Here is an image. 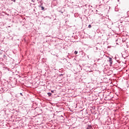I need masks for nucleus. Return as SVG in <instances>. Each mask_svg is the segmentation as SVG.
<instances>
[{"mask_svg": "<svg viewBox=\"0 0 129 129\" xmlns=\"http://www.w3.org/2000/svg\"><path fill=\"white\" fill-rule=\"evenodd\" d=\"M1 92H5V91H8V88L6 87H0Z\"/></svg>", "mask_w": 129, "mask_h": 129, "instance_id": "f257e3e1", "label": "nucleus"}, {"mask_svg": "<svg viewBox=\"0 0 129 129\" xmlns=\"http://www.w3.org/2000/svg\"><path fill=\"white\" fill-rule=\"evenodd\" d=\"M59 119L61 120V122H64L65 121V118H64V116L62 115L59 116Z\"/></svg>", "mask_w": 129, "mask_h": 129, "instance_id": "f03ea898", "label": "nucleus"}, {"mask_svg": "<svg viewBox=\"0 0 129 129\" xmlns=\"http://www.w3.org/2000/svg\"><path fill=\"white\" fill-rule=\"evenodd\" d=\"M109 58V62L110 63V65H112V57H108Z\"/></svg>", "mask_w": 129, "mask_h": 129, "instance_id": "7ed1b4c3", "label": "nucleus"}, {"mask_svg": "<svg viewBox=\"0 0 129 129\" xmlns=\"http://www.w3.org/2000/svg\"><path fill=\"white\" fill-rule=\"evenodd\" d=\"M47 95H48V96H51L52 95V93L48 92L47 93Z\"/></svg>", "mask_w": 129, "mask_h": 129, "instance_id": "20e7f679", "label": "nucleus"}, {"mask_svg": "<svg viewBox=\"0 0 129 129\" xmlns=\"http://www.w3.org/2000/svg\"><path fill=\"white\" fill-rule=\"evenodd\" d=\"M3 58H4V59H7V55H6V54H4Z\"/></svg>", "mask_w": 129, "mask_h": 129, "instance_id": "39448f33", "label": "nucleus"}, {"mask_svg": "<svg viewBox=\"0 0 129 129\" xmlns=\"http://www.w3.org/2000/svg\"><path fill=\"white\" fill-rule=\"evenodd\" d=\"M55 90H51V93H55Z\"/></svg>", "mask_w": 129, "mask_h": 129, "instance_id": "423d86ee", "label": "nucleus"}, {"mask_svg": "<svg viewBox=\"0 0 129 129\" xmlns=\"http://www.w3.org/2000/svg\"><path fill=\"white\" fill-rule=\"evenodd\" d=\"M91 27H92V26H91V25H89V26H88V28H89V29H91Z\"/></svg>", "mask_w": 129, "mask_h": 129, "instance_id": "0eeeda50", "label": "nucleus"}, {"mask_svg": "<svg viewBox=\"0 0 129 129\" xmlns=\"http://www.w3.org/2000/svg\"><path fill=\"white\" fill-rule=\"evenodd\" d=\"M75 54H76V55H77V54H78V51H75Z\"/></svg>", "mask_w": 129, "mask_h": 129, "instance_id": "6e6552de", "label": "nucleus"}, {"mask_svg": "<svg viewBox=\"0 0 129 129\" xmlns=\"http://www.w3.org/2000/svg\"><path fill=\"white\" fill-rule=\"evenodd\" d=\"M44 7H41V10L42 11L44 10Z\"/></svg>", "mask_w": 129, "mask_h": 129, "instance_id": "1a4fd4ad", "label": "nucleus"}, {"mask_svg": "<svg viewBox=\"0 0 129 129\" xmlns=\"http://www.w3.org/2000/svg\"><path fill=\"white\" fill-rule=\"evenodd\" d=\"M59 76L60 77H61V76H63V74H59Z\"/></svg>", "mask_w": 129, "mask_h": 129, "instance_id": "9d476101", "label": "nucleus"}, {"mask_svg": "<svg viewBox=\"0 0 129 129\" xmlns=\"http://www.w3.org/2000/svg\"><path fill=\"white\" fill-rule=\"evenodd\" d=\"M11 2H14V3H16V0H11Z\"/></svg>", "mask_w": 129, "mask_h": 129, "instance_id": "9b49d317", "label": "nucleus"}, {"mask_svg": "<svg viewBox=\"0 0 129 129\" xmlns=\"http://www.w3.org/2000/svg\"><path fill=\"white\" fill-rule=\"evenodd\" d=\"M59 12L61 14H63V12H62L61 11H59Z\"/></svg>", "mask_w": 129, "mask_h": 129, "instance_id": "f8f14e48", "label": "nucleus"}, {"mask_svg": "<svg viewBox=\"0 0 129 129\" xmlns=\"http://www.w3.org/2000/svg\"><path fill=\"white\" fill-rule=\"evenodd\" d=\"M20 95H21V96H23V93H20Z\"/></svg>", "mask_w": 129, "mask_h": 129, "instance_id": "ddd939ff", "label": "nucleus"}, {"mask_svg": "<svg viewBox=\"0 0 129 129\" xmlns=\"http://www.w3.org/2000/svg\"><path fill=\"white\" fill-rule=\"evenodd\" d=\"M127 15H128L129 16V11L127 12Z\"/></svg>", "mask_w": 129, "mask_h": 129, "instance_id": "4468645a", "label": "nucleus"}, {"mask_svg": "<svg viewBox=\"0 0 129 129\" xmlns=\"http://www.w3.org/2000/svg\"><path fill=\"white\" fill-rule=\"evenodd\" d=\"M115 60H116L117 62H118V60L116 59V57H115Z\"/></svg>", "mask_w": 129, "mask_h": 129, "instance_id": "2eb2a0df", "label": "nucleus"}, {"mask_svg": "<svg viewBox=\"0 0 129 129\" xmlns=\"http://www.w3.org/2000/svg\"><path fill=\"white\" fill-rule=\"evenodd\" d=\"M32 2L33 3H34V1H33V0H32Z\"/></svg>", "mask_w": 129, "mask_h": 129, "instance_id": "dca6fc26", "label": "nucleus"}, {"mask_svg": "<svg viewBox=\"0 0 129 129\" xmlns=\"http://www.w3.org/2000/svg\"><path fill=\"white\" fill-rule=\"evenodd\" d=\"M97 14H98V15H100V14H99V13H97Z\"/></svg>", "mask_w": 129, "mask_h": 129, "instance_id": "f3484780", "label": "nucleus"}, {"mask_svg": "<svg viewBox=\"0 0 129 129\" xmlns=\"http://www.w3.org/2000/svg\"><path fill=\"white\" fill-rule=\"evenodd\" d=\"M117 41V40H116V41Z\"/></svg>", "mask_w": 129, "mask_h": 129, "instance_id": "a211bd4d", "label": "nucleus"}, {"mask_svg": "<svg viewBox=\"0 0 129 129\" xmlns=\"http://www.w3.org/2000/svg\"><path fill=\"white\" fill-rule=\"evenodd\" d=\"M96 12H97V10H96Z\"/></svg>", "mask_w": 129, "mask_h": 129, "instance_id": "6ab92c4d", "label": "nucleus"}]
</instances>
